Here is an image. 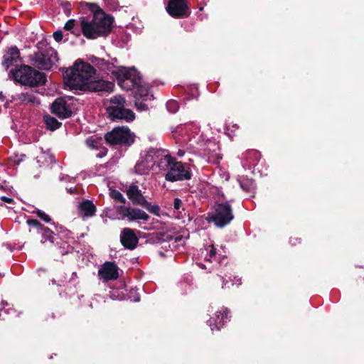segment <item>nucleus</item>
Listing matches in <instances>:
<instances>
[{"label": "nucleus", "instance_id": "22", "mask_svg": "<svg viewBox=\"0 0 364 364\" xmlns=\"http://www.w3.org/2000/svg\"><path fill=\"white\" fill-rule=\"evenodd\" d=\"M75 26L76 21L75 19H70L65 23L64 29L70 31L75 36L80 37L81 36V28L79 29Z\"/></svg>", "mask_w": 364, "mask_h": 364}, {"label": "nucleus", "instance_id": "34", "mask_svg": "<svg viewBox=\"0 0 364 364\" xmlns=\"http://www.w3.org/2000/svg\"><path fill=\"white\" fill-rule=\"evenodd\" d=\"M289 243L291 246H296L298 244L301 243V239L297 236H291L289 238Z\"/></svg>", "mask_w": 364, "mask_h": 364}, {"label": "nucleus", "instance_id": "21", "mask_svg": "<svg viewBox=\"0 0 364 364\" xmlns=\"http://www.w3.org/2000/svg\"><path fill=\"white\" fill-rule=\"evenodd\" d=\"M43 122L46 125L47 129L52 132L59 129L62 126L61 122L49 114L44 115Z\"/></svg>", "mask_w": 364, "mask_h": 364}, {"label": "nucleus", "instance_id": "15", "mask_svg": "<svg viewBox=\"0 0 364 364\" xmlns=\"http://www.w3.org/2000/svg\"><path fill=\"white\" fill-rule=\"evenodd\" d=\"M120 242L122 245L128 250H134L139 242V238L136 235L134 230L126 228L121 232Z\"/></svg>", "mask_w": 364, "mask_h": 364}, {"label": "nucleus", "instance_id": "33", "mask_svg": "<svg viewBox=\"0 0 364 364\" xmlns=\"http://www.w3.org/2000/svg\"><path fill=\"white\" fill-rule=\"evenodd\" d=\"M246 155L247 158H250V156H254L255 158V160H258L260 156L259 152L255 149L247 151L246 152Z\"/></svg>", "mask_w": 364, "mask_h": 364}, {"label": "nucleus", "instance_id": "24", "mask_svg": "<svg viewBox=\"0 0 364 364\" xmlns=\"http://www.w3.org/2000/svg\"><path fill=\"white\" fill-rule=\"evenodd\" d=\"M141 207L156 216L160 215V207L158 205H152L147 200L141 205Z\"/></svg>", "mask_w": 364, "mask_h": 364}, {"label": "nucleus", "instance_id": "25", "mask_svg": "<svg viewBox=\"0 0 364 364\" xmlns=\"http://www.w3.org/2000/svg\"><path fill=\"white\" fill-rule=\"evenodd\" d=\"M154 239L156 242H169L173 240V236L167 232H157L154 234Z\"/></svg>", "mask_w": 364, "mask_h": 364}, {"label": "nucleus", "instance_id": "1", "mask_svg": "<svg viewBox=\"0 0 364 364\" xmlns=\"http://www.w3.org/2000/svg\"><path fill=\"white\" fill-rule=\"evenodd\" d=\"M95 69L88 63L77 60L71 68L63 70L65 84L70 90L89 92H112L113 82L104 80H95Z\"/></svg>", "mask_w": 364, "mask_h": 364}, {"label": "nucleus", "instance_id": "6", "mask_svg": "<svg viewBox=\"0 0 364 364\" xmlns=\"http://www.w3.org/2000/svg\"><path fill=\"white\" fill-rule=\"evenodd\" d=\"M30 55L32 64L39 69L50 70L58 60V53L52 47H47L40 50Z\"/></svg>", "mask_w": 364, "mask_h": 364}, {"label": "nucleus", "instance_id": "7", "mask_svg": "<svg viewBox=\"0 0 364 364\" xmlns=\"http://www.w3.org/2000/svg\"><path fill=\"white\" fill-rule=\"evenodd\" d=\"M134 135L128 127H117L105 134V139L109 145L130 146L134 141Z\"/></svg>", "mask_w": 364, "mask_h": 364}, {"label": "nucleus", "instance_id": "43", "mask_svg": "<svg viewBox=\"0 0 364 364\" xmlns=\"http://www.w3.org/2000/svg\"><path fill=\"white\" fill-rule=\"evenodd\" d=\"M104 155H105V153H103V154H102V153H100V154H97V156L101 158V157H102Z\"/></svg>", "mask_w": 364, "mask_h": 364}, {"label": "nucleus", "instance_id": "16", "mask_svg": "<svg viewBox=\"0 0 364 364\" xmlns=\"http://www.w3.org/2000/svg\"><path fill=\"white\" fill-rule=\"evenodd\" d=\"M118 267L114 262H106L98 271L100 278L107 282L115 280L119 277Z\"/></svg>", "mask_w": 364, "mask_h": 364}, {"label": "nucleus", "instance_id": "38", "mask_svg": "<svg viewBox=\"0 0 364 364\" xmlns=\"http://www.w3.org/2000/svg\"><path fill=\"white\" fill-rule=\"evenodd\" d=\"M0 199L2 201H4V202L8 203H12L14 202V199L13 198H9V197H6V196H1L0 198Z\"/></svg>", "mask_w": 364, "mask_h": 364}, {"label": "nucleus", "instance_id": "27", "mask_svg": "<svg viewBox=\"0 0 364 364\" xmlns=\"http://www.w3.org/2000/svg\"><path fill=\"white\" fill-rule=\"evenodd\" d=\"M111 105L109 107H124L126 100L124 97L121 96H114L110 100Z\"/></svg>", "mask_w": 364, "mask_h": 364}, {"label": "nucleus", "instance_id": "4", "mask_svg": "<svg viewBox=\"0 0 364 364\" xmlns=\"http://www.w3.org/2000/svg\"><path fill=\"white\" fill-rule=\"evenodd\" d=\"M164 160L166 163L167 172L165 175V179L167 181H181L191 178L193 174L188 164L177 161L175 158L168 154L164 156Z\"/></svg>", "mask_w": 364, "mask_h": 364}, {"label": "nucleus", "instance_id": "14", "mask_svg": "<svg viewBox=\"0 0 364 364\" xmlns=\"http://www.w3.org/2000/svg\"><path fill=\"white\" fill-rule=\"evenodd\" d=\"M230 311L227 308L222 307L217 311L214 316L211 317L208 323L213 331L215 329L219 331L228 321H230Z\"/></svg>", "mask_w": 364, "mask_h": 364}, {"label": "nucleus", "instance_id": "20", "mask_svg": "<svg viewBox=\"0 0 364 364\" xmlns=\"http://www.w3.org/2000/svg\"><path fill=\"white\" fill-rule=\"evenodd\" d=\"M100 70L107 73V74L111 73L112 75H114L118 67H116L113 63L105 60L103 58H95V60L92 61Z\"/></svg>", "mask_w": 364, "mask_h": 364}, {"label": "nucleus", "instance_id": "5", "mask_svg": "<svg viewBox=\"0 0 364 364\" xmlns=\"http://www.w3.org/2000/svg\"><path fill=\"white\" fill-rule=\"evenodd\" d=\"M114 76L120 87L127 91L139 87L141 82V75L134 68L118 67Z\"/></svg>", "mask_w": 364, "mask_h": 364}, {"label": "nucleus", "instance_id": "36", "mask_svg": "<svg viewBox=\"0 0 364 364\" xmlns=\"http://www.w3.org/2000/svg\"><path fill=\"white\" fill-rule=\"evenodd\" d=\"M53 36V38L55 39V41L60 42L63 39V33L62 31L58 30V31L54 32Z\"/></svg>", "mask_w": 364, "mask_h": 364}, {"label": "nucleus", "instance_id": "45", "mask_svg": "<svg viewBox=\"0 0 364 364\" xmlns=\"http://www.w3.org/2000/svg\"><path fill=\"white\" fill-rule=\"evenodd\" d=\"M136 301H139V298L137 297V299H135Z\"/></svg>", "mask_w": 364, "mask_h": 364}, {"label": "nucleus", "instance_id": "19", "mask_svg": "<svg viewBox=\"0 0 364 364\" xmlns=\"http://www.w3.org/2000/svg\"><path fill=\"white\" fill-rule=\"evenodd\" d=\"M18 59H20V51L16 46H12L9 48V51L4 55L2 65L8 69Z\"/></svg>", "mask_w": 364, "mask_h": 364}, {"label": "nucleus", "instance_id": "35", "mask_svg": "<svg viewBox=\"0 0 364 364\" xmlns=\"http://www.w3.org/2000/svg\"><path fill=\"white\" fill-rule=\"evenodd\" d=\"M62 6L63 7L64 12L66 14L67 16H69L71 13V10H72L71 4L68 1H67V2H65L64 4H63Z\"/></svg>", "mask_w": 364, "mask_h": 364}, {"label": "nucleus", "instance_id": "13", "mask_svg": "<svg viewBox=\"0 0 364 364\" xmlns=\"http://www.w3.org/2000/svg\"><path fill=\"white\" fill-rule=\"evenodd\" d=\"M50 111L60 119H68L73 115V111L67 101L63 97L55 100L51 105Z\"/></svg>", "mask_w": 364, "mask_h": 364}, {"label": "nucleus", "instance_id": "3", "mask_svg": "<svg viewBox=\"0 0 364 364\" xmlns=\"http://www.w3.org/2000/svg\"><path fill=\"white\" fill-rule=\"evenodd\" d=\"M11 73L15 81L23 85L38 87L44 85L47 82V76L45 73L35 70L30 65L16 66L15 70H11Z\"/></svg>", "mask_w": 364, "mask_h": 364}, {"label": "nucleus", "instance_id": "39", "mask_svg": "<svg viewBox=\"0 0 364 364\" xmlns=\"http://www.w3.org/2000/svg\"><path fill=\"white\" fill-rule=\"evenodd\" d=\"M23 100H27L28 102H34L35 97L33 95H27L26 96L24 97Z\"/></svg>", "mask_w": 364, "mask_h": 364}, {"label": "nucleus", "instance_id": "37", "mask_svg": "<svg viewBox=\"0 0 364 364\" xmlns=\"http://www.w3.org/2000/svg\"><path fill=\"white\" fill-rule=\"evenodd\" d=\"M136 106L138 107L140 110H146L148 109V106L144 103V102H136Z\"/></svg>", "mask_w": 364, "mask_h": 364}, {"label": "nucleus", "instance_id": "26", "mask_svg": "<svg viewBox=\"0 0 364 364\" xmlns=\"http://www.w3.org/2000/svg\"><path fill=\"white\" fill-rule=\"evenodd\" d=\"M109 196L114 199L115 201L121 203L122 204H125L127 202L126 198L123 196V195L117 190L112 189L109 191Z\"/></svg>", "mask_w": 364, "mask_h": 364}, {"label": "nucleus", "instance_id": "44", "mask_svg": "<svg viewBox=\"0 0 364 364\" xmlns=\"http://www.w3.org/2000/svg\"><path fill=\"white\" fill-rule=\"evenodd\" d=\"M52 284H57V285H59L58 284H57L56 281L55 279H52Z\"/></svg>", "mask_w": 364, "mask_h": 364}, {"label": "nucleus", "instance_id": "32", "mask_svg": "<svg viewBox=\"0 0 364 364\" xmlns=\"http://www.w3.org/2000/svg\"><path fill=\"white\" fill-rule=\"evenodd\" d=\"M183 202L178 198H175L173 200V208L175 210L180 213V209L182 208Z\"/></svg>", "mask_w": 364, "mask_h": 364}, {"label": "nucleus", "instance_id": "28", "mask_svg": "<svg viewBox=\"0 0 364 364\" xmlns=\"http://www.w3.org/2000/svg\"><path fill=\"white\" fill-rule=\"evenodd\" d=\"M166 108L171 113H176L179 108L178 103L176 100H169L166 102Z\"/></svg>", "mask_w": 364, "mask_h": 364}, {"label": "nucleus", "instance_id": "2", "mask_svg": "<svg viewBox=\"0 0 364 364\" xmlns=\"http://www.w3.org/2000/svg\"><path fill=\"white\" fill-rule=\"evenodd\" d=\"M88 6L94 15L92 20L80 18L81 35L88 40L108 36L113 28L114 18L106 14L97 4H88Z\"/></svg>", "mask_w": 364, "mask_h": 364}, {"label": "nucleus", "instance_id": "23", "mask_svg": "<svg viewBox=\"0 0 364 364\" xmlns=\"http://www.w3.org/2000/svg\"><path fill=\"white\" fill-rule=\"evenodd\" d=\"M86 144L90 148L98 149L102 145V139L97 136H92L86 139Z\"/></svg>", "mask_w": 364, "mask_h": 364}, {"label": "nucleus", "instance_id": "42", "mask_svg": "<svg viewBox=\"0 0 364 364\" xmlns=\"http://www.w3.org/2000/svg\"><path fill=\"white\" fill-rule=\"evenodd\" d=\"M173 239L176 242H178L182 239V236H181V235L176 236V237H173Z\"/></svg>", "mask_w": 364, "mask_h": 364}, {"label": "nucleus", "instance_id": "40", "mask_svg": "<svg viewBox=\"0 0 364 364\" xmlns=\"http://www.w3.org/2000/svg\"><path fill=\"white\" fill-rule=\"evenodd\" d=\"M215 255H216V250L213 247H212V249L210 250V253H209V256H210V257H213L215 256Z\"/></svg>", "mask_w": 364, "mask_h": 364}, {"label": "nucleus", "instance_id": "41", "mask_svg": "<svg viewBox=\"0 0 364 364\" xmlns=\"http://www.w3.org/2000/svg\"><path fill=\"white\" fill-rule=\"evenodd\" d=\"M185 154V151H182L181 149L178 150V153H177V155L180 157L183 156Z\"/></svg>", "mask_w": 364, "mask_h": 364}, {"label": "nucleus", "instance_id": "29", "mask_svg": "<svg viewBox=\"0 0 364 364\" xmlns=\"http://www.w3.org/2000/svg\"><path fill=\"white\" fill-rule=\"evenodd\" d=\"M26 154H21V155H14L10 157V161L14 164V165H19L26 157Z\"/></svg>", "mask_w": 364, "mask_h": 364}, {"label": "nucleus", "instance_id": "18", "mask_svg": "<svg viewBox=\"0 0 364 364\" xmlns=\"http://www.w3.org/2000/svg\"><path fill=\"white\" fill-rule=\"evenodd\" d=\"M80 215L82 218H90L95 215L97 208L92 200H84L79 204Z\"/></svg>", "mask_w": 364, "mask_h": 364}, {"label": "nucleus", "instance_id": "10", "mask_svg": "<svg viewBox=\"0 0 364 364\" xmlns=\"http://www.w3.org/2000/svg\"><path fill=\"white\" fill-rule=\"evenodd\" d=\"M166 10L171 17L175 18H187L191 15V11L186 0H168Z\"/></svg>", "mask_w": 364, "mask_h": 364}, {"label": "nucleus", "instance_id": "30", "mask_svg": "<svg viewBox=\"0 0 364 364\" xmlns=\"http://www.w3.org/2000/svg\"><path fill=\"white\" fill-rule=\"evenodd\" d=\"M33 213H36L38 217H39L41 219H42L46 223H50L51 221L50 217L41 210L38 209L36 211H34Z\"/></svg>", "mask_w": 364, "mask_h": 364}, {"label": "nucleus", "instance_id": "8", "mask_svg": "<svg viewBox=\"0 0 364 364\" xmlns=\"http://www.w3.org/2000/svg\"><path fill=\"white\" fill-rule=\"evenodd\" d=\"M209 220L218 228H224L234 218L231 205L228 203H216L215 211L208 215Z\"/></svg>", "mask_w": 364, "mask_h": 364}, {"label": "nucleus", "instance_id": "11", "mask_svg": "<svg viewBox=\"0 0 364 364\" xmlns=\"http://www.w3.org/2000/svg\"><path fill=\"white\" fill-rule=\"evenodd\" d=\"M117 211L124 218H127L129 221L143 220L147 222L150 217L143 210L137 208H131L125 205H119L117 208Z\"/></svg>", "mask_w": 364, "mask_h": 364}, {"label": "nucleus", "instance_id": "12", "mask_svg": "<svg viewBox=\"0 0 364 364\" xmlns=\"http://www.w3.org/2000/svg\"><path fill=\"white\" fill-rule=\"evenodd\" d=\"M107 113L109 117L112 121L117 119L124 120L127 122H130L134 120L135 114L129 109H127L124 107H107Z\"/></svg>", "mask_w": 364, "mask_h": 364}, {"label": "nucleus", "instance_id": "9", "mask_svg": "<svg viewBox=\"0 0 364 364\" xmlns=\"http://www.w3.org/2000/svg\"><path fill=\"white\" fill-rule=\"evenodd\" d=\"M26 224L29 226L28 232L31 235L36 233L41 236V243L44 244L49 241L50 244H54L55 234L50 228L36 219H28Z\"/></svg>", "mask_w": 364, "mask_h": 364}, {"label": "nucleus", "instance_id": "17", "mask_svg": "<svg viewBox=\"0 0 364 364\" xmlns=\"http://www.w3.org/2000/svg\"><path fill=\"white\" fill-rule=\"evenodd\" d=\"M126 194L133 205H140L146 200L141 191L135 183H132L126 190Z\"/></svg>", "mask_w": 364, "mask_h": 364}, {"label": "nucleus", "instance_id": "31", "mask_svg": "<svg viewBox=\"0 0 364 364\" xmlns=\"http://www.w3.org/2000/svg\"><path fill=\"white\" fill-rule=\"evenodd\" d=\"M252 182L249 181L247 179L240 181V187L245 191H249L250 189Z\"/></svg>", "mask_w": 364, "mask_h": 364}]
</instances>
